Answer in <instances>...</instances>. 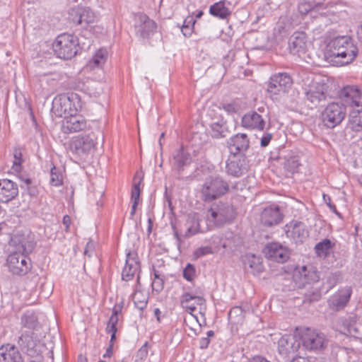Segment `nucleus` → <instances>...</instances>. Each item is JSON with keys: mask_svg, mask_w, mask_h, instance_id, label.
<instances>
[{"mask_svg": "<svg viewBox=\"0 0 362 362\" xmlns=\"http://www.w3.org/2000/svg\"><path fill=\"white\" fill-rule=\"evenodd\" d=\"M358 54V48L347 35L332 39L327 46L326 57L341 66L352 62Z\"/></svg>", "mask_w": 362, "mask_h": 362, "instance_id": "obj_1", "label": "nucleus"}, {"mask_svg": "<svg viewBox=\"0 0 362 362\" xmlns=\"http://www.w3.org/2000/svg\"><path fill=\"white\" fill-rule=\"evenodd\" d=\"M53 50L59 58L65 60L71 59L79 50L78 39L73 35L61 34L53 44Z\"/></svg>", "mask_w": 362, "mask_h": 362, "instance_id": "obj_2", "label": "nucleus"}, {"mask_svg": "<svg viewBox=\"0 0 362 362\" xmlns=\"http://www.w3.org/2000/svg\"><path fill=\"white\" fill-rule=\"evenodd\" d=\"M229 191V185L221 177L210 176L206 179L202 194L205 202H211L226 194Z\"/></svg>", "mask_w": 362, "mask_h": 362, "instance_id": "obj_3", "label": "nucleus"}, {"mask_svg": "<svg viewBox=\"0 0 362 362\" xmlns=\"http://www.w3.org/2000/svg\"><path fill=\"white\" fill-rule=\"evenodd\" d=\"M208 220L220 227L233 221L235 216L233 206L228 203L214 204L209 210Z\"/></svg>", "mask_w": 362, "mask_h": 362, "instance_id": "obj_4", "label": "nucleus"}, {"mask_svg": "<svg viewBox=\"0 0 362 362\" xmlns=\"http://www.w3.org/2000/svg\"><path fill=\"white\" fill-rule=\"evenodd\" d=\"M6 267L13 275L23 276L32 268V262L27 255L21 252H11L6 258Z\"/></svg>", "mask_w": 362, "mask_h": 362, "instance_id": "obj_5", "label": "nucleus"}, {"mask_svg": "<svg viewBox=\"0 0 362 362\" xmlns=\"http://www.w3.org/2000/svg\"><path fill=\"white\" fill-rule=\"evenodd\" d=\"M346 115V107L339 102L329 103L322 112V120L325 126L334 128L339 124Z\"/></svg>", "mask_w": 362, "mask_h": 362, "instance_id": "obj_6", "label": "nucleus"}, {"mask_svg": "<svg viewBox=\"0 0 362 362\" xmlns=\"http://www.w3.org/2000/svg\"><path fill=\"white\" fill-rule=\"evenodd\" d=\"M134 30L137 37L141 39H149L156 32L157 23L144 13H137L134 15Z\"/></svg>", "mask_w": 362, "mask_h": 362, "instance_id": "obj_7", "label": "nucleus"}, {"mask_svg": "<svg viewBox=\"0 0 362 362\" xmlns=\"http://www.w3.org/2000/svg\"><path fill=\"white\" fill-rule=\"evenodd\" d=\"M73 99V94L71 97L66 95L55 97L52 101V113L57 117H64V119L71 115H76L78 110L75 105L72 104Z\"/></svg>", "mask_w": 362, "mask_h": 362, "instance_id": "obj_8", "label": "nucleus"}, {"mask_svg": "<svg viewBox=\"0 0 362 362\" xmlns=\"http://www.w3.org/2000/svg\"><path fill=\"white\" fill-rule=\"evenodd\" d=\"M9 245L14 249L13 252H21L27 255L33 252L35 243L33 235L30 233L17 232L11 237Z\"/></svg>", "mask_w": 362, "mask_h": 362, "instance_id": "obj_9", "label": "nucleus"}, {"mask_svg": "<svg viewBox=\"0 0 362 362\" xmlns=\"http://www.w3.org/2000/svg\"><path fill=\"white\" fill-rule=\"evenodd\" d=\"M303 346L309 350L322 349L326 346L327 340L322 333H319L310 328L305 329L300 335Z\"/></svg>", "mask_w": 362, "mask_h": 362, "instance_id": "obj_10", "label": "nucleus"}, {"mask_svg": "<svg viewBox=\"0 0 362 362\" xmlns=\"http://www.w3.org/2000/svg\"><path fill=\"white\" fill-rule=\"evenodd\" d=\"M329 86L327 83L313 82L305 91L306 99L309 100L315 107L325 102L328 97Z\"/></svg>", "mask_w": 362, "mask_h": 362, "instance_id": "obj_11", "label": "nucleus"}, {"mask_svg": "<svg viewBox=\"0 0 362 362\" xmlns=\"http://www.w3.org/2000/svg\"><path fill=\"white\" fill-rule=\"evenodd\" d=\"M263 253L267 258L279 263L286 262L289 257L288 249L276 242L266 245L263 249Z\"/></svg>", "mask_w": 362, "mask_h": 362, "instance_id": "obj_12", "label": "nucleus"}, {"mask_svg": "<svg viewBox=\"0 0 362 362\" xmlns=\"http://www.w3.org/2000/svg\"><path fill=\"white\" fill-rule=\"evenodd\" d=\"M284 218L279 206L272 204L265 207L260 214V223L267 227H272L279 224Z\"/></svg>", "mask_w": 362, "mask_h": 362, "instance_id": "obj_13", "label": "nucleus"}, {"mask_svg": "<svg viewBox=\"0 0 362 362\" xmlns=\"http://www.w3.org/2000/svg\"><path fill=\"white\" fill-rule=\"evenodd\" d=\"M292 84V78L286 73H279L273 75L269 81L267 90L273 94H279L281 92L285 93Z\"/></svg>", "mask_w": 362, "mask_h": 362, "instance_id": "obj_14", "label": "nucleus"}, {"mask_svg": "<svg viewBox=\"0 0 362 362\" xmlns=\"http://www.w3.org/2000/svg\"><path fill=\"white\" fill-rule=\"evenodd\" d=\"M362 92L357 86L344 87L340 93L341 104L346 106L359 107L361 103Z\"/></svg>", "mask_w": 362, "mask_h": 362, "instance_id": "obj_15", "label": "nucleus"}, {"mask_svg": "<svg viewBox=\"0 0 362 362\" xmlns=\"http://www.w3.org/2000/svg\"><path fill=\"white\" fill-rule=\"evenodd\" d=\"M94 147L95 142L90 135L76 136L70 144L71 151L81 156L90 153Z\"/></svg>", "mask_w": 362, "mask_h": 362, "instance_id": "obj_16", "label": "nucleus"}, {"mask_svg": "<svg viewBox=\"0 0 362 362\" xmlns=\"http://www.w3.org/2000/svg\"><path fill=\"white\" fill-rule=\"evenodd\" d=\"M351 293L352 289L349 286L339 289L328 300L327 303L329 308L334 311L344 309L349 303Z\"/></svg>", "mask_w": 362, "mask_h": 362, "instance_id": "obj_17", "label": "nucleus"}, {"mask_svg": "<svg viewBox=\"0 0 362 362\" xmlns=\"http://www.w3.org/2000/svg\"><path fill=\"white\" fill-rule=\"evenodd\" d=\"M140 272V262L136 252L129 251L127 253L126 264L122 270V279L129 281L134 276L135 274Z\"/></svg>", "mask_w": 362, "mask_h": 362, "instance_id": "obj_18", "label": "nucleus"}, {"mask_svg": "<svg viewBox=\"0 0 362 362\" xmlns=\"http://www.w3.org/2000/svg\"><path fill=\"white\" fill-rule=\"evenodd\" d=\"M227 144L230 153L235 156L248 149L250 141L246 134H237L228 140Z\"/></svg>", "mask_w": 362, "mask_h": 362, "instance_id": "obj_19", "label": "nucleus"}, {"mask_svg": "<svg viewBox=\"0 0 362 362\" xmlns=\"http://www.w3.org/2000/svg\"><path fill=\"white\" fill-rule=\"evenodd\" d=\"M248 160L245 156L240 158L234 156L232 159H228L226 163V172L228 175L239 177L248 170Z\"/></svg>", "mask_w": 362, "mask_h": 362, "instance_id": "obj_20", "label": "nucleus"}, {"mask_svg": "<svg viewBox=\"0 0 362 362\" xmlns=\"http://www.w3.org/2000/svg\"><path fill=\"white\" fill-rule=\"evenodd\" d=\"M87 127V122L81 116L71 115L62 121V131L70 134L84 130Z\"/></svg>", "mask_w": 362, "mask_h": 362, "instance_id": "obj_21", "label": "nucleus"}, {"mask_svg": "<svg viewBox=\"0 0 362 362\" xmlns=\"http://www.w3.org/2000/svg\"><path fill=\"white\" fill-rule=\"evenodd\" d=\"M288 48L291 53L299 57L307 50V36L303 32H296L289 38Z\"/></svg>", "mask_w": 362, "mask_h": 362, "instance_id": "obj_22", "label": "nucleus"}, {"mask_svg": "<svg viewBox=\"0 0 362 362\" xmlns=\"http://www.w3.org/2000/svg\"><path fill=\"white\" fill-rule=\"evenodd\" d=\"M192 162L190 154L185 150L183 146L176 149L173 153L172 169L179 174L184 170L185 166Z\"/></svg>", "mask_w": 362, "mask_h": 362, "instance_id": "obj_23", "label": "nucleus"}, {"mask_svg": "<svg viewBox=\"0 0 362 362\" xmlns=\"http://www.w3.org/2000/svg\"><path fill=\"white\" fill-rule=\"evenodd\" d=\"M18 194L16 183L8 179L0 180V202L8 203Z\"/></svg>", "mask_w": 362, "mask_h": 362, "instance_id": "obj_24", "label": "nucleus"}, {"mask_svg": "<svg viewBox=\"0 0 362 362\" xmlns=\"http://www.w3.org/2000/svg\"><path fill=\"white\" fill-rule=\"evenodd\" d=\"M288 237H291L296 243H303L308 235L309 233L304 223L300 221H293L286 230Z\"/></svg>", "mask_w": 362, "mask_h": 362, "instance_id": "obj_25", "label": "nucleus"}, {"mask_svg": "<svg viewBox=\"0 0 362 362\" xmlns=\"http://www.w3.org/2000/svg\"><path fill=\"white\" fill-rule=\"evenodd\" d=\"M242 126L247 129L262 131L264 129L265 121L262 117L255 111L246 113L241 120Z\"/></svg>", "mask_w": 362, "mask_h": 362, "instance_id": "obj_26", "label": "nucleus"}, {"mask_svg": "<svg viewBox=\"0 0 362 362\" xmlns=\"http://www.w3.org/2000/svg\"><path fill=\"white\" fill-rule=\"evenodd\" d=\"M0 357L4 362H23V359L18 348L10 344L0 347Z\"/></svg>", "mask_w": 362, "mask_h": 362, "instance_id": "obj_27", "label": "nucleus"}, {"mask_svg": "<svg viewBox=\"0 0 362 362\" xmlns=\"http://www.w3.org/2000/svg\"><path fill=\"white\" fill-rule=\"evenodd\" d=\"M33 332H25L18 339L17 344L20 349L29 356H33L36 353V341L33 339Z\"/></svg>", "mask_w": 362, "mask_h": 362, "instance_id": "obj_28", "label": "nucleus"}, {"mask_svg": "<svg viewBox=\"0 0 362 362\" xmlns=\"http://www.w3.org/2000/svg\"><path fill=\"white\" fill-rule=\"evenodd\" d=\"M180 302L182 307L192 314V312L196 310V305L202 306L205 304L206 300L202 296L185 293L180 298Z\"/></svg>", "mask_w": 362, "mask_h": 362, "instance_id": "obj_29", "label": "nucleus"}, {"mask_svg": "<svg viewBox=\"0 0 362 362\" xmlns=\"http://www.w3.org/2000/svg\"><path fill=\"white\" fill-rule=\"evenodd\" d=\"M232 10L230 1H216L210 6L209 13L216 18L225 20L231 15Z\"/></svg>", "mask_w": 362, "mask_h": 362, "instance_id": "obj_30", "label": "nucleus"}, {"mask_svg": "<svg viewBox=\"0 0 362 362\" xmlns=\"http://www.w3.org/2000/svg\"><path fill=\"white\" fill-rule=\"evenodd\" d=\"M326 8V6L323 2L315 1H300L298 6V9L301 15H307L310 13L313 17H315L313 13H322V11Z\"/></svg>", "mask_w": 362, "mask_h": 362, "instance_id": "obj_31", "label": "nucleus"}, {"mask_svg": "<svg viewBox=\"0 0 362 362\" xmlns=\"http://www.w3.org/2000/svg\"><path fill=\"white\" fill-rule=\"evenodd\" d=\"M210 130L211 136L215 139L224 138L229 133L227 122L223 118H220L217 122H212L210 124Z\"/></svg>", "mask_w": 362, "mask_h": 362, "instance_id": "obj_32", "label": "nucleus"}, {"mask_svg": "<svg viewBox=\"0 0 362 362\" xmlns=\"http://www.w3.org/2000/svg\"><path fill=\"white\" fill-rule=\"evenodd\" d=\"M294 339L289 335H284L280 338L278 341V349L281 355L287 356L291 352H294L297 350L299 346L298 344L297 346H295L293 343Z\"/></svg>", "mask_w": 362, "mask_h": 362, "instance_id": "obj_33", "label": "nucleus"}, {"mask_svg": "<svg viewBox=\"0 0 362 362\" xmlns=\"http://www.w3.org/2000/svg\"><path fill=\"white\" fill-rule=\"evenodd\" d=\"M187 224L188 225V228L185 234V238H189L198 233L204 232L200 228L199 216L196 213L188 214Z\"/></svg>", "mask_w": 362, "mask_h": 362, "instance_id": "obj_34", "label": "nucleus"}, {"mask_svg": "<svg viewBox=\"0 0 362 362\" xmlns=\"http://www.w3.org/2000/svg\"><path fill=\"white\" fill-rule=\"evenodd\" d=\"M299 274L300 280L306 284L317 282L320 279L317 271L313 266H303Z\"/></svg>", "mask_w": 362, "mask_h": 362, "instance_id": "obj_35", "label": "nucleus"}, {"mask_svg": "<svg viewBox=\"0 0 362 362\" xmlns=\"http://www.w3.org/2000/svg\"><path fill=\"white\" fill-rule=\"evenodd\" d=\"M141 178H134V184L132 189L131 200L132 202V211L130 212L131 217H133L136 213V207L139 201V196L141 192L140 184Z\"/></svg>", "mask_w": 362, "mask_h": 362, "instance_id": "obj_36", "label": "nucleus"}, {"mask_svg": "<svg viewBox=\"0 0 362 362\" xmlns=\"http://www.w3.org/2000/svg\"><path fill=\"white\" fill-rule=\"evenodd\" d=\"M349 124L351 129L356 132L362 130V108L353 109L349 112Z\"/></svg>", "mask_w": 362, "mask_h": 362, "instance_id": "obj_37", "label": "nucleus"}, {"mask_svg": "<svg viewBox=\"0 0 362 362\" xmlns=\"http://www.w3.org/2000/svg\"><path fill=\"white\" fill-rule=\"evenodd\" d=\"M21 321L23 327L30 329H35L38 325L37 317L35 313L31 310L25 312L21 316Z\"/></svg>", "mask_w": 362, "mask_h": 362, "instance_id": "obj_38", "label": "nucleus"}, {"mask_svg": "<svg viewBox=\"0 0 362 362\" xmlns=\"http://www.w3.org/2000/svg\"><path fill=\"white\" fill-rule=\"evenodd\" d=\"M164 276L161 275L158 271H157L154 267H153L152 273V290L159 293L164 288Z\"/></svg>", "mask_w": 362, "mask_h": 362, "instance_id": "obj_39", "label": "nucleus"}, {"mask_svg": "<svg viewBox=\"0 0 362 362\" xmlns=\"http://www.w3.org/2000/svg\"><path fill=\"white\" fill-rule=\"evenodd\" d=\"M107 57V52L105 49H100L89 61V66L91 68L101 67L106 62Z\"/></svg>", "mask_w": 362, "mask_h": 362, "instance_id": "obj_40", "label": "nucleus"}, {"mask_svg": "<svg viewBox=\"0 0 362 362\" xmlns=\"http://www.w3.org/2000/svg\"><path fill=\"white\" fill-rule=\"evenodd\" d=\"M122 306L116 305L112 309V313L110 316L106 329V331L117 330V324L119 321V314L122 311Z\"/></svg>", "mask_w": 362, "mask_h": 362, "instance_id": "obj_41", "label": "nucleus"}, {"mask_svg": "<svg viewBox=\"0 0 362 362\" xmlns=\"http://www.w3.org/2000/svg\"><path fill=\"white\" fill-rule=\"evenodd\" d=\"M63 175L60 168L52 165L50 169L49 184L54 187H60L63 185Z\"/></svg>", "mask_w": 362, "mask_h": 362, "instance_id": "obj_42", "label": "nucleus"}, {"mask_svg": "<svg viewBox=\"0 0 362 362\" xmlns=\"http://www.w3.org/2000/svg\"><path fill=\"white\" fill-rule=\"evenodd\" d=\"M332 246V242L329 239H324L322 241L317 243L315 246V252L317 256L325 257L329 253Z\"/></svg>", "mask_w": 362, "mask_h": 362, "instance_id": "obj_43", "label": "nucleus"}, {"mask_svg": "<svg viewBox=\"0 0 362 362\" xmlns=\"http://www.w3.org/2000/svg\"><path fill=\"white\" fill-rule=\"evenodd\" d=\"M195 22L196 21L192 16H189L185 19L181 28V31L185 37H189L192 35Z\"/></svg>", "mask_w": 362, "mask_h": 362, "instance_id": "obj_44", "label": "nucleus"}, {"mask_svg": "<svg viewBox=\"0 0 362 362\" xmlns=\"http://www.w3.org/2000/svg\"><path fill=\"white\" fill-rule=\"evenodd\" d=\"M322 297L321 291L318 288H311L308 290L304 294V303H311L313 302H317L320 300Z\"/></svg>", "mask_w": 362, "mask_h": 362, "instance_id": "obj_45", "label": "nucleus"}, {"mask_svg": "<svg viewBox=\"0 0 362 362\" xmlns=\"http://www.w3.org/2000/svg\"><path fill=\"white\" fill-rule=\"evenodd\" d=\"M95 15L89 8L81 7V25H89L95 21Z\"/></svg>", "mask_w": 362, "mask_h": 362, "instance_id": "obj_46", "label": "nucleus"}, {"mask_svg": "<svg viewBox=\"0 0 362 362\" xmlns=\"http://www.w3.org/2000/svg\"><path fill=\"white\" fill-rule=\"evenodd\" d=\"M300 165V160L297 156H291L284 163L285 169L291 173L296 172Z\"/></svg>", "mask_w": 362, "mask_h": 362, "instance_id": "obj_47", "label": "nucleus"}, {"mask_svg": "<svg viewBox=\"0 0 362 362\" xmlns=\"http://www.w3.org/2000/svg\"><path fill=\"white\" fill-rule=\"evenodd\" d=\"M81 7L78 6L70 9L69 11V19L75 25H81Z\"/></svg>", "mask_w": 362, "mask_h": 362, "instance_id": "obj_48", "label": "nucleus"}, {"mask_svg": "<svg viewBox=\"0 0 362 362\" xmlns=\"http://www.w3.org/2000/svg\"><path fill=\"white\" fill-rule=\"evenodd\" d=\"M13 158V168L16 171H20L21 170V163L23 162V154L20 148L14 149Z\"/></svg>", "mask_w": 362, "mask_h": 362, "instance_id": "obj_49", "label": "nucleus"}, {"mask_svg": "<svg viewBox=\"0 0 362 362\" xmlns=\"http://www.w3.org/2000/svg\"><path fill=\"white\" fill-rule=\"evenodd\" d=\"M341 279V274L339 272L331 273L327 277V284L329 288L335 286Z\"/></svg>", "mask_w": 362, "mask_h": 362, "instance_id": "obj_50", "label": "nucleus"}, {"mask_svg": "<svg viewBox=\"0 0 362 362\" xmlns=\"http://www.w3.org/2000/svg\"><path fill=\"white\" fill-rule=\"evenodd\" d=\"M339 322L341 324V327L339 330L341 332L345 333L347 332L349 334H352V331L355 330L354 326L351 324L349 320L346 318H339Z\"/></svg>", "mask_w": 362, "mask_h": 362, "instance_id": "obj_51", "label": "nucleus"}, {"mask_svg": "<svg viewBox=\"0 0 362 362\" xmlns=\"http://www.w3.org/2000/svg\"><path fill=\"white\" fill-rule=\"evenodd\" d=\"M195 272L194 266L188 263L183 270V277L186 280L192 281L195 276Z\"/></svg>", "mask_w": 362, "mask_h": 362, "instance_id": "obj_52", "label": "nucleus"}, {"mask_svg": "<svg viewBox=\"0 0 362 362\" xmlns=\"http://www.w3.org/2000/svg\"><path fill=\"white\" fill-rule=\"evenodd\" d=\"M214 251L212 248L209 246L200 247L197 248L194 252V256L195 258L198 259L204 255L213 254Z\"/></svg>", "mask_w": 362, "mask_h": 362, "instance_id": "obj_53", "label": "nucleus"}, {"mask_svg": "<svg viewBox=\"0 0 362 362\" xmlns=\"http://www.w3.org/2000/svg\"><path fill=\"white\" fill-rule=\"evenodd\" d=\"M221 107L228 114L237 113L240 108L239 105L235 102L222 103Z\"/></svg>", "mask_w": 362, "mask_h": 362, "instance_id": "obj_54", "label": "nucleus"}, {"mask_svg": "<svg viewBox=\"0 0 362 362\" xmlns=\"http://www.w3.org/2000/svg\"><path fill=\"white\" fill-rule=\"evenodd\" d=\"M134 303L138 309L142 310L146 307L147 298H143V299L141 300L138 298V294L135 293L134 296Z\"/></svg>", "mask_w": 362, "mask_h": 362, "instance_id": "obj_55", "label": "nucleus"}, {"mask_svg": "<svg viewBox=\"0 0 362 362\" xmlns=\"http://www.w3.org/2000/svg\"><path fill=\"white\" fill-rule=\"evenodd\" d=\"M240 315V320H241L243 317V309L241 307H234L232 309H230L229 313H228V317L229 319H232L234 316H238Z\"/></svg>", "mask_w": 362, "mask_h": 362, "instance_id": "obj_56", "label": "nucleus"}, {"mask_svg": "<svg viewBox=\"0 0 362 362\" xmlns=\"http://www.w3.org/2000/svg\"><path fill=\"white\" fill-rule=\"evenodd\" d=\"M323 199L332 212H334L338 216L340 215V214L337 211L335 205L332 204L331 197L329 195L324 194Z\"/></svg>", "mask_w": 362, "mask_h": 362, "instance_id": "obj_57", "label": "nucleus"}, {"mask_svg": "<svg viewBox=\"0 0 362 362\" xmlns=\"http://www.w3.org/2000/svg\"><path fill=\"white\" fill-rule=\"evenodd\" d=\"M148 356V343L146 342L137 351V357L144 359Z\"/></svg>", "mask_w": 362, "mask_h": 362, "instance_id": "obj_58", "label": "nucleus"}, {"mask_svg": "<svg viewBox=\"0 0 362 362\" xmlns=\"http://www.w3.org/2000/svg\"><path fill=\"white\" fill-rule=\"evenodd\" d=\"M272 138V134L271 133H266L261 139L260 145L262 147H266L269 145L271 139Z\"/></svg>", "mask_w": 362, "mask_h": 362, "instance_id": "obj_59", "label": "nucleus"}, {"mask_svg": "<svg viewBox=\"0 0 362 362\" xmlns=\"http://www.w3.org/2000/svg\"><path fill=\"white\" fill-rule=\"evenodd\" d=\"M249 265L250 267L252 269H254L256 272H259L262 271V264L260 263H256L255 262V256L252 257V259L249 260Z\"/></svg>", "mask_w": 362, "mask_h": 362, "instance_id": "obj_60", "label": "nucleus"}, {"mask_svg": "<svg viewBox=\"0 0 362 362\" xmlns=\"http://www.w3.org/2000/svg\"><path fill=\"white\" fill-rule=\"evenodd\" d=\"M210 339L208 337H203L199 340V347L202 349H205L209 346Z\"/></svg>", "mask_w": 362, "mask_h": 362, "instance_id": "obj_61", "label": "nucleus"}, {"mask_svg": "<svg viewBox=\"0 0 362 362\" xmlns=\"http://www.w3.org/2000/svg\"><path fill=\"white\" fill-rule=\"evenodd\" d=\"M113 354V345L109 344L108 347L106 349V351L103 355V358H110Z\"/></svg>", "mask_w": 362, "mask_h": 362, "instance_id": "obj_62", "label": "nucleus"}, {"mask_svg": "<svg viewBox=\"0 0 362 362\" xmlns=\"http://www.w3.org/2000/svg\"><path fill=\"white\" fill-rule=\"evenodd\" d=\"M70 223L71 218L68 215L64 216L63 218V224L66 226V228H68Z\"/></svg>", "mask_w": 362, "mask_h": 362, "instance_id": "obj_63", "label": "nucleus"}, {"mask_svg": "<svg viewBox=\"0 0 362 362\" xmlns=\"http://www.w3.org/2000/svg\"><path fill=\"white\" fill-rule=\"evenodd\" d=\"M291 362H310V361L305 357H298L296 358H293Z\"/></svg>", "mask_w": 362, "mask_h": 362, "instance_id": "obj_64", "label": "nucleus"}]
</instances>
